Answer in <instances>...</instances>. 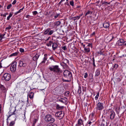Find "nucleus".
<instances>
[{"label": "nucleus", "mask_w": 126, "mask_h": 126, "mask_svg": "<svg viewBox=\"0 0 126 126\" xmlns=\"http://www.w3.org/2000/svg\"><path fill=\"white\" fill-rule=\"evenodd\" d=\"M110 26L109 23L108 22L105 21L103 24V26L105 28H108Z\"/></svg>", "instance_id": "obj_17"}, {"label": "nucleus", "mask_w": 126, "mask_h": 126, "mask_svg": "<svg viewBox=\"0 0 126 126\" xmlns=\"http://www.w3.org/2000/svg\"><path fill=\"white\" fill-rule=\"evenodd\" d=\"M32 13L33 15H35L38 13L36 11H35L32 12Z\"/></svg>", "instance_id": "obj_44"}, {"label": "nucleus", "mask_w": 126, "mask_h": 126, "mask_svg": "<svg viewBox=\"0 0 126 126\" xmlns=\"http://www.w3.org/2000/svg\"><path fill=\"white\" fill-rule=\"evenodd\" d=\"M88 47H92V45L91 44H89L88 45Z\"/></svg>", "instance_id": "obj_57"}, {"label": "nucleus", "mask_w": 126, "mask_h": 126, "mask_svg": "<svg viewBox=\"0 0 126 126\" xmlns=\"http://www.w3.org/2000/svg\"><path fill=\"white\" fill-rule=\"evenodd\" d=\"M16 2V0H14L13 1L12 3V4H15Z\"/></svg>", "instance_id": "obj_53"}, {"label": "nucleus", "mask_w": 126, "mask_h": 126, "mask_svg": "<svg viewBox=\"0 0 126 126\" xmlns=\"http://www.w3.org/2000/svg\"><path fill=\"white\" fill-rule=\"evenodd\" d=\"M118 65L117 64H115L113 66V68H112L113 70H115L118 67Z\"/></svg>", "instance_id": "obj_27"}, {"label": "nucleus", "mask_w": 126, "mask_h": 126, "mask_svg": "<svg viewBox=\"0 0 126 126\" xmlns=\"http://www.w3.org/2000/svg\"><path fill=\"white\" fill-rule=\"evenodd\" d=\"M13 15V14L10 13L9 14V16L7 17V20H9L10 18Z\"/></svg>", "instance_id": "obj_29"}, {"label": "nucleus", "mask_w": 126, "mask_h": 126, "mask_svg": "<svg viewBox=\"0 0 126 126\" xmlns=\"http://www.w3.org/2000/svg\"><path fill=\"white\" fill-rule=\"evenodd\" d=\"M69 63V61L67 59H64L62 62V63H61V65L63 66H66L67 65L66 63Z\"/></svg>", "instance_id": "obj_15"}, {"label": "nucleus", "mask_w": 126, "mask_h": 126, "mask_svg": "<svg viewBox=\"0 0 126 126\" xmlns=\"http://www.w3.org/2000/svg\"><path fill=\"white\" fill-rule=\"evenodd\" d=\"M110 4V2L108 3L106 1H104L102 3V4Z\"/></svg>", "instance_id": "obj_42"}, {"label": "nucleus", "mask_w": 126, "mask_h": 126, "mask_svg": "<svg viewBox=\"0 0 126 126\" xmlns=\"http://www.w3.org/2000/svg\"><path fill=\"white\" fill-rule=\"evenodd\" d=\"M37 121V120L36 119H35L33 121V125H35V124L36 123V122Z\"/></svg>", "instance_id": "obj_49"}, {"label": "nucleus", "mask_w": 126, "mask_h": 126, "mask_svg": "<svg viewBox=\"0 0 126 126\" xmlns=\"http://www.w3.org/2000/svg\"><path fill=\"white\" fill-rule=\"evenodd\" d=\"M19 65L20 67H25L27 66V64L25 62L22 61H20L19 62Z\"/></svg>", "instance_id": "obj_13"}, {"label": "nucleus", "mask_w": 126, "mask_h": 126, "mask_svg": "<svg viewBox=\"0 0 126 126\" xmlns=\"http://www.w3.org/2000/svg\"><path fill=\"white\" fill-rule=\"evenodd\" d=\"M97 53L99 54H100V55H104L103 54L102 52L101 51H100L99 52H97Z\"/></svg>", "instance_id": "obj_48"}, {"label": "nucleus", "mask_w": 126, "mask_h": 126, "mask_svg": "<svg viewBox=\"0 0 126 126\" xmlns=\"http://www.w3.org/2000/svg\"><path fill=\"white\" fill-rule=\"evenodd\" d=\"M60 16V14L57 13L56 14V15H55V16H54V17L55 18H57L58 17Z\"/></svg>", "instance_id": "obj_38"}, {"label": "nucleus", "mask_w": 126, "mask_h": 126, "mask_svg": "<svg viewBox=\"0 0 126 126\" xmlns=\"http://www.w3.org/2000/svg\"><path fill=\"white\" fill-rule=\"evenodd\" d=\"M115 37L114 36H113V35L112 36V38L110 40V41H111Z\"/></svg>", "instance_id": "obj_56"}, {"label": "nucleus", "mask_w": 126, "mask_h": 126, "mask_svg": "<svg viewBox=\"0 0 126 126\" xmlns=\"http://www.w3.org/2000/svg\"><path fill=\"white\" fill-rule=\"evenodd\" d=\"M83 122V121L81 119H79L78 120L77 124L76 125V126H80L82 125L83 126H84Z\"/></svg>", "instance_id": "obj_10"}, {"label": "nucleus", "mask_w": 126, "mask_h": 126, "mask_svg": "<svg viewBox=\"0 0 126 126\" xmlns=\"http://www.w3.org/2000/svg\"><path fill=\"white\" fill-rule=\"evenodd\" d=\"M117 44L119 46L126 45V41H124V39H121L119 40L117 42Z\"/></svg>", "instance_id": "obj_7"}, {"label": "nucleus", "mask_w": 126, "mask_h": 126, "mask_svg": "<svg viewBox=\"0 0 126 126\" xmlns=\"http://www.w3.org/2000/svg\"><path fill=\"white\" fill-rule=\"evenodd\" d=\"M110 119L111 120L113 119L114 118L115 115V112L113 110H110Z\"/></svg>", "instance_id": "obj_11"}, {"label": "nucleus", "mask_w": 126, "mask_h": 126, "mask_svg": "<svg viewBox=\"0 0 126 126\" xmlns=\"http://www.w3.org/2000/svg\"><path fill=\"white\" fill-rule=\"evenodd\" d=\"M50 30V28H48L47 29L45 30L44 31V34L45 35H46L47 34H48Z\"/></svg>", "instance_id": "obj_22"}, {"label": "nucleus", "mask_w": 126, "mask_h": 126, "mask_svg": "<svg viewBox=\"0 0 126 126\" xmlns=\"http://www.w3.org/2000/svg\"><path fill=\"white\" fill-rule=\"evenodd\" d=\"M61 23V22L60 21H58L57 22L55 23V25H56L57 26H58L59 25H60V24Z\"/></svg>", "instance_id": "obj_33"}, {"label": "nucleus", "mask_w": 126, "mask_h": 126, "mask_svg": "<svg viewBox=\"0 0 126 126\" xmlns=\"http://www.w3.org/2000/svg\"><path fill=\"white\" fill-rule=\"evenodd\" d=\"M55 115L59 119H61L64 116V112L63 111H58L55 113Z\"/></svg>", "instance_id": "obj_4"}, {"label": "nucleus", "mask_w": 126, "mask_h": 126, "mask_svg": "<svg viewBox=\"0 0 126 126\" xmlns=\"http://www.w3.org/2000/svg\"><path fill=\"white\" fill-rule=\"evenodd\" d=\"M54 32V31H53L51 30V29L50 30L49 32V33H48V35H51Z\"/></svg>", "instance_id": "obj_30"}, {"label": "nucleus", "mask_w": 126, "mask_h": 126, "mask_svg": "<svg viewBox=\"0 0 126 126\" xmlns=\"http://www.w3.org/2000/svg\"><path fill=\"white\" fill-rule=\"evenodd\" d=\"M69 91H67L64 93V95L65 96H69Z\"/></svg>", "instance_id": "obj_34"}, {"label": "nucleus", "mask_w": 126, "mask_h": 126, "mask_svg": "<svg viewBox=\"0 0 126 126\" xmlns=\"http://www.w3.org/2000/svg\"><path fill=\"white\" fill-rule=\"evenodd\" d=\"M16 62H14L12 64L10 67V69L13 72L15 71L16 69Z\"/></svg>", "instance_id": "obj_8"}, {"label": "nucleus", "mask_w": 126, "mask_h": 126, "mask_svg": "<svg viewBox=\"0 0 126 126\" xmlns=\"http://www.w3.org/2000/svg\"><path fill=\"white\" fill-rule=\"evenodd\" d=\"M99 2H100L99 0L98 1L96 2L95 3L98 4L99 3Z\"/></svg>", "instance_id": "obj_63"}, {"label": "nucleus", "mask_w": 126, "mask_h": 126, "mask_svg": "<svg viewBox=\"0 0 126 126\" xmlns=\"http://www.w3.org/2000/svg\"><path fill=\"white\" fill-rule=\"evenodd\" d=\"M45 120L47 122L51 123L54 122L55 121L54 118L50 114L47 115L46 116Z\"/></svg>", "instance_id": "obj_3"}, {"label": "nucleus", "mask_w": 126, "mask_h": 126, "mask_svg": "<svg viewBox=\"0 0 126 126\" xmlns=\"http://www.w3.org/2000/svg\"><path fill=\"white\" fill-rule=\"evenodd\" d=\"M92 12L89 11L86 13L85 16H86L90 14H92Z\"/></svg>", "instance_id": "obj_32"}, {"label": "nucleus", "mask_w": 126, "mask_h": 126, "mask_svg": "<svg viewBox=\"0 0 126 126\" xmlns=\"http://www.w3.org/2000/svg\"><path fill=\"white\" fill-rule=\"evenodd\" d=\"M99 92H98L97 93V94L95 97V99L96 100H97L98 99V97L99 96Z\"/></svg>", "instance_id": "obj_36"}, {"label": "nucleus", "mask_w": 126, "mask_h": 126, "mask_svg": "<svg viewBox=\"0 0 126 126\" xmlns=\"http://www.w3.org/2000/svg\"><path fill=\"white\" fill-rule=\"evenodd\" d=\"M70 4V5L72 6H73L74 5V1H70L69 2Z\"/></svg>", "instance_id": "obj_40"}, {"label": "nucleus", "mask_w": 126, "mask_h": 126, "mask_svg": "<svg viewBox=\"0 0 126 126\" xmlns=\"http://www.w3.org/2000/svg\"><path fill=\"white\" fill-rule=\"evenodd\" d=\"M12 5L11 4H10L8 5V6L7 7V9H10L11 7H12Z\"/></svg>", "instance_id": "obj_41"}, {"label": "nucleus", "mask_w": 126, "mask_h": 126, "mask_svg": "<svg viewBox=\"0 0 126 126\" xmlns=\"http://www.w3.org/2000/svg\"><path fill=\"white\" fill-rule=\"evenodd\" d=\"M39 55L38 54H36L33 58V60L34 61H36L39 57Z\"/></svg>", "instance_id": "obj_20"}, {"label": "nucleus", "mask_w": 126, "mask_h": 126, "mask_svg": "<svg viewBox=\"0 0 126 126\" xmlns=\"http://www.w3.org/2000/svg\"><path fill=\"white\" fill-rule=\"evenodd\" d=\"M15 122L14 121H11L8 125V126H14Z\"/></svg>", "instance_id": "obj_26"}, {"label": "nucleus", "mask_w": 126, "mask_h": 126, "mask_svg": "<svg viewBox=\"0 0 126 126\" xmlns=\"http://www.w3.org/2000/svg\"><path fill=\"white\" fill-rule=\"evenodd\" d=\"M11 28L12 27L10 25H9L8 27L6 28L5 31H7V30H10Z\"/></svg>", "instance_id": "obj_31"}, {"label": "nucleus", "mask_w": 126, "mask_h": 126, "mask_svg": "<svg viewBox=\"0 0 126 126\" xmlns=\"http://www.w3.org/2000/svg\"><path fill=\"white\" fill-rule=\"evenodd\" d=\"M55 89L56 90H57L58 91V93H59L60 94L63 91V87H59V86L55 88Z\"/></svg>", "instance_id": "obj_12"}, {"label": "nucleus", "mask_w": 126, "mask_h": 126, "mask_svg": "<svg viewBox=\"0 0 126 126\" xmlns=\"http://www.w3.org/2000/svg\"><path fill=\"white\" fill-rule=\"evenodd\" d=\"M1 104H0V114L1 113Z\"/></svg>", "instance_id": "obj_54"}, {"label": "nucleus", "mask_w": 126, "mask_h": 126, "mask_svg": "<svg viewBox=\"0 0 126 126\" xmlns=\"http://www.w3.org/2000/svg\"><path fill=\"white\" fill-rule=\"evenodd\" d=\"M57 44L56 43H53L52 47L53 50H54L57 48Z\"/></svg>", "instance_id": "obj_21"}, {"label": "nucleus", "mask_w": 126, "mask_h": 126, "mask_svg": "<svg viewBox=\"0 0 126 126\" xmlns=\"http://www.w3.org/2000/svg\"><path fill=\"white\" fill-rule=\"evenodd\" d=\"M96 109L97 110H102L104 109V104L103 103L99 102L96 104Z\"/></svg>", "instance_id": "obj_6"}, {"label": "nucleus", "mask_w": 126, "mask_h": 126, "mask_svg": "<svg viewBox=\"0 0 126 126\" xmlns=\"http://www.w3.org/2000/svg\"><path fill=\"white\" fill-rule=\"evenodd\" d=\"M0 38L1 39H3V37L2 35H0Z\"/></svg>", "instance_id": "obj_58"}, {"label": "nucleus", "mask_w": 126, "mask_h": 126, "mask_svg": "<svg viewBox=\"0 0 126 126\" xmlns=\"http://www.w3.org/2000/svg\"><path fill=\"white\" fill-rule=\"evenodd\" d=\"M93 59V65L94 67L95 66V60L94 58L93 57L92 58Z\"/></svg>", "instance_id": "obj_39"}, {"label": "nucleus", "mask_w": 126, "mask_h": 126, "mask_svg": "<svg viewBox=\"0 0 126 126\" xmlns=\"http://www.w3.org/2000/svg\"><path fill=\"white\" fill-rule=\"evenodd\" d=\"M11 78V76L10 74L8 73H5L3 75L2 79V80H5L7 81H9Z\"/></svg>", "instance_id": "obj_5"}, {"label": "nucleus", "mask_w": 126, "mask_h": 126, "mask_svg": "<svg viewBox=\"0 0 126 126\" xmlns=\"http://www.w3.org/2000/svg\"><path fill=\"white\" fill-rule=\"evenodd\" d=\"M15 112V111H14L13 112V113H12V114H11V115H10L8 116V117H7V125L8 126V125L9 124V122L8 121V118L10 116L12 115H13V114H15V113H14V112Z\"/></svg>", "instance_id": "obj_24"}, {"label": "nucleus", "mask_w": 126, "mask_h": 126, "mask_svg": "<svg viewBox=\"0 0 126 126\" xmlns=\"http://www.w3.org/2000/svg\"><path fill=\"white\" fill-rule=\"evenodd\" d=\"M0 90L2 92L5 93L6 92L7 90L5 87L3 85L0 84Z\"/></svg>", "instance_id": "obj_14"}, {"label": "nucleus", "mask_w": 126, "mask_h": 126, "mask_svg": "<svg viewBox=\"0 0 126 126\" xmlns=\"http://www.w3.org/2000/svg\"><path fill=\"white\" fill-rule=\"evenodd\" d=\"M62 48L64 50H66L67 49L66 47L65 46H64L63 47H62Z\"/></svg>", "instance_id": "obj_46"}, {"label": "nucleus", "mask_w": 126, "mask_h": 126, "mask_svg": "<svg viewBox=\"0 0 126 126\" xmlns=\"http://www.w3.org/2000/svg\"><path fill=\"white\" fill-rule=\"evenodd\" d=\"M105 122V121H102L99 124L100 126H104Z\"/></svg>", "instance_id": "obj_25"}, {"label": "nucleus", "mask_w": 126, "mask_h": 126, "mask_svg": "<svg viewBox=\"0 0 126 126\" xmlns=\"http://www.w3.org/2000/svg\"><path fill=\"white\" fill-rule=\"evenodd\" d=\"M25 17L27 18L30 19V18L31 16L28 15H27L25 16Z\"/></svg>", "instance_id": "obj_51"}, {"label": "nucleus", "mask_w": 126, "mask_h": 126, "mask_svg": "<svg viewBox=\"0 0 126 126\" xmlns=\"http://www.w3.org/2000/svg\"><path fill=\"white\" fill-rule=\"evenodd\" d=\"M23 10H22V9H20L18 11V12L19 13L21 12Z\"/></svg>", "instance_id": "obj_55"}, {"label": "nucleus", "mask_w": 126, "mask_h": 126, "mask_svg": "<svg viewBox=\"0 0 126 126\" xmlns=\"http://www.w3.org/2000/svg\"><path fill=\"white\" fill-rule=\"evenodd\" d=\"M95 34V33L94 32L91 34V35L93 36Z\"/></svg>", "instance_id": "obj_60"}, {"label": "nucleus", "mask_w": 126, "mask_h": 126, "mask_svg": "<svg viewBox=\"0 0 126 126\" xmlns=\"http://www.w3.org/2000/svg\"><path fill=\"white\" fill-rule=\"evenodd\" d=\"M88 73H85L84 74V77L85 78H86L87 77Z\"/></svg>", "instance_id": "obj_50"}, {"label": "nucleus", "mask_w": 126, "mask_h": 126, "mask_svg": "<svg viewBox=\"0 0 126 126\" xmlns=\"http://www.w3.org/2000/svg\"><path fill=\"white\" fill-rule=\"evenodd\" d=\"M63 76L65 78L69 79L65 80L63 79V82H69L72 77L71 73L68 70H65L63 73Z\"/></svg>", "instance_id": "obj_1"}, {"label": "nucleus", "mask_w": 126, "mask_h": 126, "mask_svg": "<svg viewBox=\"0 0 126 126\" xmlns=\"http://www.w3.org/2000/svg\"><path fill=\"white\" fill-rule=\"evenodd\" d=\"M18 52H16L15 53H13L10 55V57H12L13 56H16L18 54Z\"/></svg>", "instance_id": "obj_28"}, {"label": "nucleus", "mask_w": 126, "mask_h": 126, "mask_svg": "<svg viewBox=\"0 0 126 126\" xmlns=\"http://www.w3.org/2000/svg\"><path fill=\"white\" fill-rule=\"evenodd\" d=\"M49 69L50 71L57 74H59L61 72L60 68L58 65H52L50 66L49 67Z\"/></svg>", "instance_id": "obj_2"}, {"label": "nucleus", "mask_w": 126, "mask_h": 126, "mask_svg": "<svg viewBox=\"0 0 126 126\" xmlns=\"http://www.w3.org/2000/svg\"><path fill=\"white\" fill-rule=\"evenodd\" d=\"M19 51L21 52H23L24 51V50L22 48H20V49Z\"/></svg>", "instance_id": "obj_47"}, {"label": "nucleus", "mask_w": 126, "mask_h": 126, "mask_svg": "<svg viewBox=\"0 0 126 126\" xmlns=\"http://www.w3.org/2000/svg\"><path fill=\"white\" fill-rule=\"evenodd\" d=\"M91 123H92V122L90 121H89L87 122V124H88L89 125V126L91 124Z\"/></svg>", "instance_id": "obj_52"}, {"label": "nucleus", "mask_w": 126, "mask_h": 126, "mask_svg": "<svg viewBox=\"0 0 126 126\" xmlns=\"http://www.w3.org/2000/svg\"><path fill=\"white\" fill-rule=\"evenodd\" d=\"M65 5L66 4L67 5H68V6L69 5V3L68 2L65 3Z\"/></svg>", "instance_id": "obj_59"}, {"label": "nucleus", "mask_w": 126, "mask_h": 126, "mask_svg": "<svg viewBox=\"0 0 126 126\" xmlns=\"http://www.w3.org/2000/svg\"><path fill=\"white\" fill-rule=\"evenodd\" d=\"M47 126H57V125L54 124H52L50 125H48Z\"/></svg>", "instance_id": "obj_43"}, {"label": "nucleus", "mask_w": 126, "mask_h": 126, "mask_svg": "<svg viewBox=\"0 0 126 126\" xmlns=\"http://www.w3.org/2000/svg\"><path fill=\"white\" fill-rule=\"evenodd\" d=\"M80 17H79V16H76V17H74L73 18H74V20H77V19H79V18H80Z\"/></svg>", "instance_id": "obj_35"}, {"label": "nucleus", "mask_w": 126, "mask_h": 126, "mask_svg": "<svg viewBox=\"0 0 126 126\" xmlns=\"http://www.w3.org/2000/svg\"><path fill=\"white\" fill-rule=\"evenodd\" d=\"M34 95V93L32 92H30L28 95L27 101L28 102V96L31 99H33Z\"/></svg>", "instance_id": "obj_16"}, {"label": "nucleus", "mask_w": 126, "mask_h": 126, "mask_svg": "<svg viewBox=\"0 0 126 126\" xmlns=\"http://www.w3.org/2000/svg\"><path fill=\"white\" fill-rule=\"evenodd\" d=\"M52 43V42L50 41L47 44V45L48 46H51Z\"/></svg>", "instance_id": "obj_37"}, {"label": "nucleus", "mask_w": 126, "mask_h": 126, "mask_svg": "<svg viewBox=\"0 0 126 126\" xmlns=\"http://www.w3.org/2000/svg\"><path fill=\"white\" fill-rule=\"evenodd\" d=\"M45 61H45L44 60H43L42 62L41 63H45Z\"/></svg>", "instance_id": "obj_62"}, {"label": "nucleus", "mask_w": 126, "mask_h": 126, "mask_svg": "<svg viewBox=\"0 0 126 126\" xmlns=\"http://www.w3.org/2000/svg\"><path fill=\"white\" fill-rule=\"evenodd\" d=\"M83 15V13H81V14H80V15L79 16V17H80L81 16Z\"/></svg>", "instance_id": "obj_64"}, {"label": "nucleus", "mask_w": 126, "mask_h": 126, "mask_svg": "<svg viewBox=\"0 0 126 126\" xmlns=\"http://www.w3.org/2000/svg\"><path fill=\"white\" fill-rule=\"evenodd\" d=\"M47 54H45L44 55V60L45 61H46L47 59Z\"/></svg>", "instance_id": "obj_45"}, {"label": "nucleus", "mask_w": 126, "mask_h": 126, "mask_svg": "<svg viewBox=\"0 0 126 126\" xmlns=\"http://www.w3.org/2000/svg\"><path fill=\"white\" fill-rule=\"evenodd\" d=\"M85 45H84V50L85 53H88L90 51V49L89 47H84Z\"/></svg>", "instance_id": "obj_18"}, {"label": "nucleus", "mask_w": 126, "mask_h": 126, "mask_svg": "<svg viewBox=\"0 0 126 126\" xmlns=\"http://www.w3.org/2000/svg\"><path fill=\"white\" fill-rule=\"evenodd\" d=\"M100 69H98L95 71V76L96 77L100 75Z\"/></svg>", "instance_id": "obj_19"}, {"label": "nucleus", "mask_w": 126, "mask_h": 126, "mask_svg": "<svg viewBox=\"0 0 126 126\" xmlns=\"http://www.w3.org/2000/svg\"><path fill=\"white\" fill-rule=\"evenodd\" d=\"M63 108V106H60L59 104L56 105V108L58 109H62Z\"/></svg>", "instance_id": "obj_23"}, {"label": "nucleus", "mask_w": 126, "mask_h": 126, "mask_svg": "<svg viewBox=\"0 0 126 126\" xmlns=\"http://www.w3.org/2000/svg\"><path fill=\"white\" fill-rule=\"evenodd\" d=\"M2 63H0V68H2Z\"/></svg>", "instance_id": "obj_61"}, {"label": "nucleus", "mask_w": 126, "mask_h": 126, "mask_svg": "<svg viewBox=\"0 0 126 126\" xmlns=\"http://www.w3.org/2000/svg\"><path fill=\"white\" fill-rule=\"evenodd\" d=\"M67 99L66 97L63 98H61L59 101L61 102L66 104L67 103Z\"/></svg>", "instance_id": "obj_9"}]
</instances>
